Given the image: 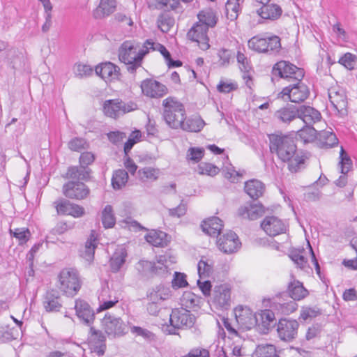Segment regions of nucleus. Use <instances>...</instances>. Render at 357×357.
Segmentation results:
<instances>
[{
	"label": "nucleus",
	"mask_w": 357,
	"mask_h": 357,
	"mask_svg": "<svg viewBox=\"0 0 357 357\" xmlns=\"http://www.w3.org/2000/svg\"><path fill=\"white\" fill-rule=\"evenodd\" d=\"M269 149L272 153L284 162L288 163L291 172H297L303 167L304 158L297 153V147L293 137L282 133L268 135Z\"/></svg>",
	"instance_id": "f257e3e1"
},
{
	"label": "nucleus",
	"mask_w": 357,
	"mask_h": 357,
	"mask_svg": "<svg viewBox=\"0 0 357 357\" xmlns=\"http://www.w3.org/2000/svg\"><path fill=\"white\" fill-rule=\"evenodd\" d=\"M148 54L147 45L135 40H126L119 48L118 55L121 62L126 66L130 73H134L142 66L145 55Z\"/></svg>",
	"instance_id": "f03ea898"
},
{
	"label": "nucleus",
	"mask_w": 357,
	"mask_h": 357,
	"mask_svg": "<svg viewBox=\"0 0 357 357\" xmlns=\"http://www.w3.org/2000/svg\"><path fill=\"white\" fill-rule=\"evenodd\" d=\"M163 119L166 123L173 129H177L185 119V111L183 105L173 97H168L162 102Z\"/></svg>",
	"instance_id": "7ed1b4c3"
},
{
	"label": "nucleus",
	"mask_w": 357,
	"mask_h": 357,
	"mask_svg": "<svg viewBox=\"0 0 357 357\" xmlns=\"http://www.w3.org/2000/svg\"><path fill=\"white\" fill-rule=\"evenodd\" d=\"M287 292L293 301H289L287 303H282L280 298L278 297L277 304L280 305V310L282 313L289 314L294 312L297 308L296 301H301L305 298L308 295V291L303 287L302 282L294 279L288 284Z\"/></svg>",
	"instance_id": "20e7f679"
},
{
	"label": "nucleus",
	"mask_w": 357,
	"mask_h": 357,
	"mask_svg": "<svg viewBox=\"0 0 357 357\" xmlns=\"http://www.w3.org/2000/svg\"><path fill=\"white\" fill-rule=\"evenodd\" d=\"M59 288L66 295L73 296L81 287L78 273L73 268H64L59 275Z\"/></svg>",
	"instance_id": "39448f33"
},
{
	"label": "nucleus",
	"mask_w": 357,
	"mask_h": 357,
	"mask_svg": "<svg viewBox=\"0 0 357 357\" xmlns=\"http://www.w3.org/2000/svg\"><path fill=\"white\" fill-rule=\"evenodd\" d=\"M195 317L185 308L172 310L169 316L171 328L168 329L169 334H176V329L191 328L195 323Z\"/></svg>",
	"instance_id": "423d86ee"
},
{
	"label": "nucleus",
	"mask_w": 357,
	"mask_h": 357,
	"mask_svg": "<svg viewBox=\"0 0 357 357\" xmlns=\"http://www.w3.org/2000/svg\"><path fill=\"white\" fill-rule=\"evenodd\" d=\"M137 109V105L133 101L124 102L120 99L105 100L102 106L105 115L115 119Z\"/></svg>",
	"instance_id": "0eeeda50"
},
{
	"label": "nucleus",
	"mask_w": 357,
	"mask_h": 357,
	"mask_svg": "<svg viewBox=\"0 0 357 357\" xmlns=\"http://www.w3.org/2000/svg\"><path fill=\"white\" fill-rule=\"evenodd\" d=\"M293 82L294 83L284 87L279 95L284 100H289L295 103L305 101L310 95L307 86L302 80Z\"/></svg>",
	"instance_id": "6e6552de"
},
{
	"label": "nucleus",
	"mask_w": 357,
	"mask_h": 357,
	"mask_svg": "<svg viewBox=\"0 0 357 357\" xmlns=\"http://www.w3.org/2000/svg\"><path fill=\"white\" fill-rule=\"evenodd\" d=\"M273 73L281 78L289 80H302L304 77V70L298 68L295 65L285 61H280L275 64L273 68Z\"/></svg>",
	"instance_id": "1a4fd4ad"
},
{
	"label": "nucleus",
	"mask_w": 357,
	"mask_h": 357,
	"mask_svg": "<svg viewBox=\"0 0 357 357\" xmlns=\"http://www.w3.org/2000/svg\"><path fill=\"white\" fill-rule=\"evenodd\" d=\"M135 268L142 277L149 278L155 275H165L168 273L167 266L163 264L160 258L156 263L146 260H140L137 263Z\"/></svg>",
	"instance_id": "9d476101"
},
{
	"label": "nucleus",
	"mask_w": 357,
	"mask_h": 357,
	"mask_svg": "<svg viewBox=\"0 0 357 357\" xmlns=\"http://www.w3.org/2000/svg\"><path fill=\"white\" fill-rule=\"evenodd\" d=\"M261 227L270 236L285 234L288 229L287 223L275 215L266 216L261 223Z\"/></svg>",
	"instance_id": "9b49d317"
},
{
	"label": "nucleus",
	"mask_w": 357,
	"mask_h": 357,
	"mask_svg": "<svg viewBox=\"0 0 357 357\" xmlns=\"http://www.w3.org/2000/svg\"><path fill=\"white\" fill-rule=\"evenodd\" d=\"M234 315L236 321L241 327L245 330H250L257 326L259 317L253 314L248 307L239 305L234 309Z\"/></svg>",
	"instance_id": "f8f14e48"
},
{
	"label": "nucleus",
	"mask_w": 357,
	"mask_h": 357,
	"mask_svg": "<svg viewBox=\"0 0 357 357\" xmlns=\"http://www.w3.org/2000/svg\"><path fill=\"white\" fill-rule=\"evenodd\" d=\"M299 324L294 319H282L278 324V333L280 338L285 342L294 340L298 333Z\"/></svg>",
	"instance_id": "ddd939ff"
},
{
	"label": "nucleus",
	"mask_w": 357,
	"mask_h": 357,
	"mask_svg": "<svg viewBox=\"0 0 357 357\" xmlns=\"http://www.w3.org/2000/svg\"><path fill=\"white\" fill-rule=\"evenodd\" d=\"M208 30L206 25L197 22L189 30L187 36L190 40L197 42L202 50H206L210 47L207 36Z\"/></svg>",
	"instance_id": "4468645a"
},
{
	"label": "nucleus",
	"mask_w": 357,
	"mask_h": 357,
	"mask_svg": "<svg viewBox=\"0 0 357 357\" xmlns=\"http://www.w3.org/2000/svg\"><path fill=\"white\" fill-rule=\"evenodd\" d=\"M63 195L70 199H83L89 194V189L82 182L69 181L63 186Z\"/></svg>",
	"instance_id": "2eb2a0df"
},
{
	"label": "nucleus",
	"mask_w": 357,
	"mask_h": 357,
	"mask_svg": "<svg viewBox=\"0 0 357 357\" xmlns=\"http://www.w3.org/2000/svg\"><path fill=\"white\" fill-rule=\"evenodd\" d=\"M140 86L143 94L152 98H160L167 93L166 86L152 79L142 81Z\"/></svg>",
	"instance_id": "dca6fc26"
},
{
	"label": "nucleus",
	"mask_w": 357,
	"mask_h": 357,
	"mask_svg": "<svg viewBox=\"0 0 357 357\" xmlns=\"http://www.w3.org/2000/svg\"><path fill=\"white\" fill-rule=\"evenodd\" d=\"M105 342L106 337L100 331L90 328L88 344L91 352L97 354L98 356L103 355L106 349Z\"/></svg>",
	"instance_id": "f3484780"
},
{
	"label": "nucleus",
	"mask_w": 357,
	"mask_h": 357,
	"mask_svg": "<svg viewBox=\"0 0 357 357\" xmlns=\"http://www.w3.org/2000/svg\"><path fill=\"white\" fill-rule=\"evenodd\" d=\"M219 249L226 254H231L236 252L241 247L237 235L231 231L227 232L218 241Z\"/></svg>",
	"instance_id": "a211bd4d"
},
{
	"label": "nucleus",
	"mask_w": 357,
	"mask_h": 357,
	"mask_svg": "<svg viewBox=\"0 0 357 357\" xmlns=\"http://www.w3.org/2000/svg\"><path fill=\"white\" fill-rule=\"evenodd\" d=\"M102 324L108 335H122L126 333V326L119 318L105 315Z\"/></svg>",
	"instance_id": "6ab92c4d"
},
{
	"label": "nucleus",
	"mask_w": 357,
	"mask_h": 357,
	"mask_svg": "<svg viewBox=\"0 0 357 357\" xmlns=\"http://www.w3.org/2000/svg\"><path fill=\"white\" fill-rule=\"evenodd\" d=\"M340 161L338 166L340 169V172L342 174V176L336 180L335 184L337 186L342 188L344 187L347 183V174L352 169L353 163L351 159L347 153L344 151L342 146L340 152Z\"/></svg>",
	"instance_id": "aec40b11"
},
{
	"label": "nucleus",
	"mask_w": 357,
	"mask_h": 357,
	"mask_svg": "<svg viewBox=\"0 0 357 357\" xmlns=\"http://www.w3.org/2000/svg\"><path fill=\"white\" fill-rule=\"evenodd\" d=\"M264 212V207L260 203L247 202L238 209V215L241 218L250 220L258 219Z\"/></svg>",
	"instance_id": "412c9836"
},
{
	"label": "nucleus",
	"mask_w": 357,
	"mask_h": 357,
	"mask_svg": "<svg viewBox=\"0 0 357 357\" xmlns=\"http://www.w3.org/2000/svg\"><path fill=\"white\" fill-rule=\"evenodd\" d=\"M213 302L215 305L227 309L231 302V289L227 284L215 286L213 290Z\"/></svg>",
	"instance_id": "4be33fe9"
},
{
	"label": "nucleus",
	"mask_w": 357,
	"mask_h": 357,
	"mask_svg": "<svg viewBox=\"0 0 357 357\" xmlns=\"http://www.w3.org/2000/svg\"><path fill=\"white\" fill-rule=\"evenodd\" d=\"M328 97L334 109L340 116H344L347 114V100L343 91H337L335 89L329 90Z\"/></svg>",
	"instance_id": "5701e85b"
},
{
	"label": "nucleus",
	"mask_w": 357,
	"mask_h": 357,
	"mask_svg": "<svg viewBox=\"0 0 357 357\" xmlns=\"http://www.w3.org/2000/svg\"><path fill=\"white\" fill-rule=\"evenodd\" d=\"M296 118H298V107L294 105L281 107L273 114V119L280 124H289Z\"/></svg>",
	"instance_id": "b1692460"
},
{
	"label": "nucleus",
	"mask_w": 357,
	"mask_h": 357,
	"mask_svg": "<svg viewBox=\"0 0 357 357\" xmlns=\"http://www.w3.org/2000/svg\"><path fill=\"white\" fill-rule=\"evenodd\" d=\"M56 208L59 214L69 215L74 218H79L84 214V208L82 206L70 203L68 200H61L56 203Z\"/></svg>",
	"instance_id": "393cba45"
},
{
	"label": "nucleus",
	"mask_w": 357,
	"mask_h": 357,
	"mask_svg": "<svg viewBox=\"0 0 357 357\" xmlns=\"http://www.w3.org/2000/svg\"><path fill=\"white\" fill-rule=\"evenodd\" d=\"M298 118L307 126H312L317 122L321 119V113L316 109L310 107L302 105L298 107Z\"/></svg>",
	"instance_id": "a878e982"
},
{
	"label": "nucleus",
	"mask_w": 357,
	"mask_h": 357,
	"mask_svg": "<svg viewBox=\"0 0 357 357\" xmlns=\"http://www.w3.org/2000/svg\"><path fill=\"white\" fill-rule=\"evenodd\" d=\"M204 233L210 236L216 237L222 229V220L218 217H212L204 221L201 225Z\"/></svg>",
	"instance_id": "bb28decb"
},
{
	"label": "nucleus",
	"mask_w": 357,
	"mask_h": 357,
	"mask_svg": "<svg viewBox=\"0 0 357 357\" xmlns=\"http://www.w3.org/2000/svg\"><path fill=\"white\" fill-rule=\"evenodd\" d=\"M75 309L77 317L85 324H90L93 321L94 313L86 302L82 300L76 301Z\"/></svg>",
	"instance_id": "cd10ccee"
},
{
	"label": "nucleus",
	"mask_w": 357,
	"mask_h": 357,
	"mask_svg": "<svg viewBox=\"0 0 357 357\" xmlns=\"http://www.w3.org/2000/svg\"><path fill=\"white\" fill-rule=\"evenodd\" d=\"M317 144L320 148L329 149L338 144V139L335 134L331 130H321L317 133Z\"/></svg>",
	"instance_id": "c85d7f7f"
},
{
	"label": "nucleus",
	"mask_w": 357,
	"mask_h": 357,
	"mask_svg": "<svg viewBox=\"0 0 357 357\" xmlns=\"http://www.w3.org/2000/svg\"><path fill=\"white\" fill-rule=\"evenodd\" d=\"M281 8L274 3L264 4L257 10V14L263 19L275 20L278 19L282 15Z\"/></svg>",
	"instance_id": "c756f323"
},
{
	"label": "nucleus",
	"mask_w": 357,
	"mask_h": 357,
	"mask_svg": "<svg viewBox=\"0 0 357 357\" xmlns=\"http://www.w3.org/2000/svg\"><path fill=\"white\" fill-rule=\"evenodd\" d=\"M116 7L115 0H100L97 8L93 11V16L96 19H102L113 13Z\"/></svg>",
	"instance_id": "7c9ffc66"
},
{
	"label": "nucleus",
	"mask_w": 357,
	"mask_h": 357,
	"mask_svg": "<svg viewBox=\"0 0 357 357\" xmlns=\"http://www.w3.org/2000/svg\"><path fill=\"white\" fill-rule=\"evenodd\" d=\"M244 189L250 198L257 199L263 195L265 185L259 180L252 179L245 182Z\"/></svg>",
	"instance_id": "2f4dec72"
},
{
	"label": "nucleus",
	"mask_w": 357,
	"mask_h": 357,
	"mask_svg": "<svg viewBox=\"0 0 357 357\" xmlns=\"http://www.w3.org/2000/svg\"><path fill=\"white\" fill-rule=\"evenodd\" d=\"M96 75L102 79L116 78L119 75V68L111 62L101 63L95 69Z\"/></svg>",
	"instance_id": "473e14b6"
},
{
	"label": "nucleus",
	"mask_w": 357,
	"mask_h": 357,
	"mask_svg": "<svg viewBox=\"0 0 357 357\" xmlns=\"http://www.w3.org/2000/svg\"><path fill=\"white\" fill-rule=\"evenodd\" d=\"M128 256L126 248L119 247L116 249L109 261L111 270L114 273L119 271L126 262Z\"/></svg>",
	"instance_id": "72a5a7b5"
},
{
	"label": "nucleus",
	"mask_w": 357,
	"mask_h": 357,
	"mask_svg": "<svg viewBox=\"0 0 357 357\" xmlns=\"http://www.w3.org/2000/svg\"><path fill=\"white\" fill-rule=\"evenodd\" d=\"M172 296V291L169 287L159 284L153 288L147 294L151 301H161L169 299Z\"/></svg>",
	"instance_id": "f704fd0d"
},
{
	"label": "nucleus",
	"mask_w": 357,
	"mask_h": 357,
	"mask_svg": "<svg viewBox=\"0 0 357 357\" xmlns=\"http://www.w3.org/2000/svg\"><path fill=\"white\" fill-rule=\"evenodd\" d=\"M205 126L204 121L200 116H194L183 120L182 125L178 128L184 131L197 132Z\"/></svg>",
	"instance_id": "c9c22d12"
},
{
	"label": "nucleus",
	"mask_w": 357,
	"mask_h": 357,
	"mask_svg": "<svg viewBox=\"0 0 357 357\" xmlns=\"http://www.w3.org/2000/svg\"><path fill=\"white\" fill-rule=\"evenodd\" d=\"M91 169L89 167L73 166L68 168L67 178L77 181H86L89 178Z\"/></svg>",
	"instance_id": "e433bc0d"
},
{
	"label": "nucleus",
	"mask_w": 357,
	"mask_h": 357,
	"mask_svg": "<svg viewBox=\"0 0 357 357\" xmlns=\"http://www.w3.org/2000/svg\"><path fill=\"white\" fill-rule=\"evenodd\" d=\"M197 17L199 19L198 22L206 25L208 29L209 27H214L218 22L216 13L211 9L200 11L197 15Z\"/></svg>",
	"instance_id": "4c0bfd02"
},
{
	"label": "nucleus",
	"mask_w": 357,
	"mask_h": 357,
	"mask_svg": "<svg viewBox=\"0 0 357 357\" xmlns=\"http://www.w3.org/2000/svg\"><path fill=\"white\" fill-rule=\"evenodd\" d=\"M256 317H259V322L257 325L261 326L264 332L268 331L270 327L274 324L275 320L274 312L270 310L261 311Z\"/></svg>",
	"instance_id": "58836bf2"
},
{
	"label": "nucleus",
	"mask_w": 357,
	"mask_h": 357,
	"mask_svg": "<svg viewBox=\"0 0 357 357\" xmlns=\"http://www.w3.org/2000/svg\"><path fill=\"white\" fill-rule=\"evenodd\" d=\"M243 3L237 0H227L225 4V13L228 20L234 21L237 19L241 11V4Z\"/></svg>",
	"instance_id": "ea45409f"
},
{
	"label": "nucleus",
	"mask_w": 357,
	"mask_h": 357,
	"mask_svg": "<svg viewBox=\"0 0 357 357\" xmlns=\"http://www.w3.org/2000/svg\"><path fill=\"white\" fill-rule=\"evenodd\" d=\"M167 234L162 231H152L148 234L145 238L151 245L155 247H164L167 245Z\"/></svg>",
	"instance_id": "a19ab883"
},
{
	"label": "nucleus",
	"mask_w": 357,
	"mask_h": 357,
	"mask_svg": "<svg viewBox=\"0 0 357 357\" xmlns=\"http://www.w3.org/2000/svg\"><path fill=\"white\" fill-rule=\"evenodd\" d=\"M253 357H280V356L274 345L261 344L256 348Z\"/></svg>",
	"instance_id": "79ce46f5"
},
{
	"label": "nucleus",
	"mask_w": 357,
	"mask_h": 357,
	"mask_svg": "<svg viewBox=\"0 0 357 357\" xmlns=\"http://www.w3.org/2000/svg\"><path fill=\"white\" fill-rule=\"evenodd\" d=\"M160 170L153 167H144L137 172L138 178L143 182L156 181L159 176Z\"/></svg>",
	"instance_id": "37998d69"
},
{
	"label": "nucleus",
	"mask_w": 357,
	"mask_h": 357,
	"mask_svg": "<svg viewBox=\"0 0 357 357\" xmlns=\"http://www.w3.org/2000/svg\"><path fill=\"white\" fill-rule=\"evenodd\" d=\"M44 307L47 312H57L61 307L59 296H55L54 291H48L44 301Z\"/></svg>",
	"instance_id": "c03bdc74"
},
{
	"label": "nucleus",
	"mask_w": 357,
	"mask_h": 357,
	"mask_svg": "<svg viewBox=\"0 0 357 357\" xmlns=\"http://www.w3.org/2000/svg\"><path fill=\"white\" fill-rule=\"evenodd\" d=\"M128 179V172L124 169H119L114 172L112 178V185L116 190L121 189L126 185Z\"/></svg>",
	"instance_id": "a18cd8bd"
},
{
	"label": "nucleus",
	"mask_w": 357,
	"mask_h": 357,
	"mask_svg": "<svg viewBox=\"0 0 357 357\" xmlns=\"http://www.w3.org/2000/svg\"><path fill=\"white\" fill-rule=\"evenodd\" d=\"M266 43L264 36H255L248 40V47L257 52L265 53L267 51Z\"/></svg>",
	"instance_id": "49530a36"
},
{
	"label": "nucleus",
	"mask_w": 357,
	"mask_h": 357,
	"mask_svg": "<svg viewBox=\"0 0 357 357\" xmlns=\"http://www.w3.org/2000/svg\"><path fill=\"white\" fill-rule=\"evenodd\" d=\"M297 136L304 143H310L316 139L317 130L312 126H305L297 132Z\"/></svg>",
	"instance_id": "de8ad7c7"
},
{
	"label": "nucleus",
	"mask_w": 357,
	"mask_h": 357,
	"mask_svg": "<svg viewBox=\"0 0 357 357\" xmlns=\"http://www.w3.org/2000/svg\"><path fill=\"white\" fill-rule=\"evenodd\" d=\"M102 223L105 228H112L114 226L116 218L112 206L107 205L102 211Z\"/></svg>",
	"instance_id": "09e8293b"
},
{
	"label": "nucleus",
	"mask_w": 357,
	"mask_h": 357,
	"mask_svg": "<svg viewBox=\"0 0 357 357\" xmlns=\"http://www.w3.org/2000/svg\"><path fill=\"white\" fill-rule=\"evenodd\" d=\"M96 238L91 234L85 244L84 251L82 254L83 258L88 262H91L94 257L95 249L96 248Z\"/></svg>",
	"instance_id": "8fccbe9b"
},
{
	"label": "nucleus",
	"mask_w": 357,
	"mask_h": 357,
	"mask_svg": "<svg viewBox=\"0 0 357 357\" xmlns=\"http://www.w3.org/2000/svg\"><path fill=\"white\" fill-rule=\"evenodd\" d=\"M266 38L267 51L265 53L275 54L278 53L281 48L280 38L277 36H264Z\"/></svg>",
	"instance_id": "3c124183"
},
{
	"label": "nucleus",
	"mask_w": 357,
	"mask_h": 357,
	"mask_svg": "<svg viewBox=\"0 0 357 357\" xmlns=\"http://www.w3.org/2000/svg\"><path fill=\"white\" fill-rule=\"evenodd\" d=\"M68 147L73 151L80 152L89 148V142L82 137H74L68 143Z\"/></svg>",
	"instance_id": "603ef678"
},
{
	"label": "nucleus",
	"mask_w": 357,
	"mask_h": 357,
	"mask_svg": "<svg viewBox=\"0 0 357 357\" xmlns=\"http://www.w3.org/2000/svg\"><path fill=\"white\" fill-rule=\"evenodd\" d=\"M145 44L147 45L148 54L151 50L158 51L164 56L165 60L169 59L171 57L170 53L166 49V47L159 43H155L151 39H148L145 41Z\"/></svg>",
	"instance_id": "864d4df0"
},
{
	"label": "nucleus",
	"mask_w": 357,
	"mask_h": 357,
	"mask_svg": "<svg viewBox=\"0 0 357 357\" xmlns=\"http://www.w3.org/2000/svg\"><path fill=\"white\" fill-rule=\"evenodd\" d=\"M174 24V20L167 14H162L158 18V28L164 33L168 32Z\"/></svg>",
	"instance_id": "5fc2aeb1"
},
{
	"label": "nucleus",
	"mask_w": 357,
	"mask_h": 357,
	"mask_svg": "<svg viewBox=\"0 0 357 357\" xmlns=\"http://www.w3.org/2000/svg\"><path fill=\"white\" fill-rule=\"evenodd\" d=\"M10 234L13 237L18 239L20 244H23L28 241L31 236V233L27 228H16L14 230L10 229Z\"/></svg>",
	"instance_id": "6e6d98bb"
},
{
	"label": "nucleus",
	"mask_w": 357,
	"mask_h": 357,
	"mask_svg": "<svg viewBox=\"0 0 357 357\" xmlns=\"http://www.w3.org/2000/svg\"><path fill=\"white\" fill-rule=\"evenodd\" d=\"M181 304L185 308H191L197 305V297L191 291H185L181 299Z\"/></svg>",
	"instance_id": "4d7b16f0"
},
{
	"label": "nucleus",
	"mask_w": 357,
	"mask_h": 357,
	"mask_svg": "<svg viewBox=\"0 0 357 357\" xmlns=\"http://www.w3.org/2000/svg\"><path fill=\"white\" fill-rule=\"evenodd\" d=\"M197 270L200 278H206L213 271V264L202 259L197 264Z\"/></svg>",
	"instance_id": "13d9d810"
},
{
	"label": "nucleus",
	"mask_w": 357,
	"mask_h": 357,
	"mask_svg": "<svg viewBox=\"0 0 357 357\" xmlns=\"http://www.w3.org/2000/svg\"><path fill=\"white\" fill-rule=\"evenodd\" d=\"M197 171L199 174H206L213 176L218 174L219 169L211 163L202 162L198 165Z\"/></svg>",
	"instance_id": "bf43d9fd"
},
{
	"label": "nucleus",
	"mask_w": 357,
	"mask_h": 357,
	"mask_svg": "<svg viewBox=\"0 0 357 357\" xmlns=\"http://www.w3.org/2000/svg\"><path fill=\"white\" fill-rule=\"evenodd\" d=\"M172 287L175 289L185 287L188 285L186 280V275L180 272H175L172 281Z\"/></svg>",
	"instance_id": "052dcab7"
},
{
	"label": "nucleus",
	"mask_w": 357,
	"mask_h": 357,
	"mask_svg": "<svg viewBox=\"0 0 357 357\" xmlns=\"http://www.w3.org/2000/svg\"><path fill=\"white\" fill-rule=\"evenodd\" d=\"M140 137L141 132L139 130L133 131L130 134L128 141L124 145V152L126 155L130 151L132 146L139 140Z\"/></svg>",
	"instance_id": "680f3d73"
},
{
	"label": "nucleus",
	"mask_w": 357,
	"mask_h": 357,
	"mask_svg": "<svg viewBox=\"0 0 357 357\" xmlns=\"http://www.w3.org/2000/svg\"><path fill=\"white\" fill-rule=\"evenodd\" d=\"M339 63L346 68L353 70L356 65V56L351 53H346L340 59Z\"/></svg>",
	"instance_id": "e2e57ef3"
},
{
	"label": "nucleus",
	"mask_w": 357,
	"mask_h": 357,
	"mask_svg": "<svg viewBox=\"0 0 357 357\" xmlns=\"http://www.w3.org/2000/svg\"><path fill=\"white\" fill-rule=\"evenodd\" d=\"M74 72L76 76L83 77L89 76L93 69L89 65L77 63L74 66Z\"/></svg>",
	"instance_id": "0e129e2a"
},
{
	"label": "nucleus",
	"mask_w": 357,
	"mask_h": 357,
	"mask_svg": "<svg viewBox=\"0 0 357 357\" xmlns=\"http://www.w3.org/2000/svg\"><path fill=\"white\" fill-rule=\"evenodd\" d=\"M320 314V311L317 308L303 307L301 310L300 318L305 321L308 319L316 317Z\"/></svg>",
	"instance_id": "69168bd1"
},
{
	"label": "nucleus",
	"mask_w": 357,
	"mask_h": 357,
	"mask_svg": "<svg viewBox=\"0 0 357 357\" xmlns=\"http://www.w3.org/2000/svg\"><path fill=\"white\" fill-rule=\"evenodd\" d=\"M204 152V149L201 148H190L188 151L187 158L197 162L203 158Z\"/></svg>",
	"instance_id": "338daca9"
},
{
	"label": "nucleus",
	"mask_w": 357,
	"mask_h": 357,
	"mask_svg": "<svg viewBox=\"0 0 357 357\" xmlns=\"http://www.w3.org/2000/svg\"><path fill=\"white\" fill-rule=\"evenodd\" d=\"M104 298L98 297L99 301V307L98 309V311H102L108 310L112 307L115 304L119 302V299L116 296L112 297L109 301H104Z\"/></svg>",
	"instance_id": "774afa93"
}]
</instances>
